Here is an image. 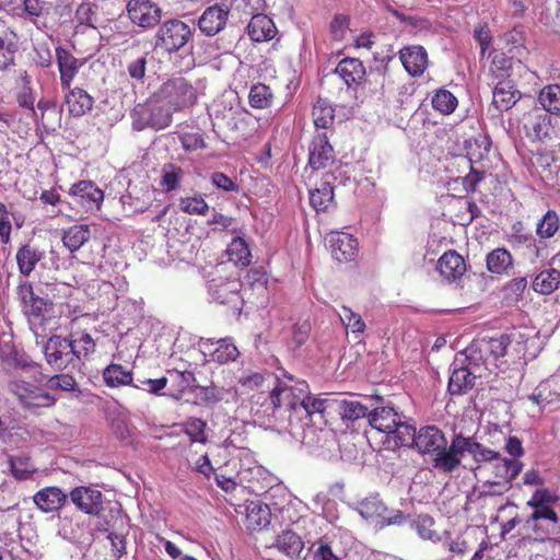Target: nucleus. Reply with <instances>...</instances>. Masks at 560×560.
<instances>
[{"label":"nucleus","instance_id":"nucleus-34","mask_svg":"<svg viewBox=\"0 0 560 560\" xmlns=\"http://www.w3.org/2000/svg\"><path fill=\"white\" fill-rule=\"evenodd\" d=\"M93 97L83 89L74 88L66 95V104L72 116L80 117L93 107Z\"/></svg>","mask_w":560,"mask_h":560},{"label":"nucleus","instance_id":"nucleus-28","mask_svg":"<svg viewBox=\"0 0 560 560\" xmlns=\"http://www.w3.org/2000/svg\"><path fill=\"white\" fill-rule=\"evenodd\" d=\"M248 35L254 42H267L277 34L273 21L262 12L252 14L247 26Z\"/></svg>","mask_w":560,"mask_h":560},{"label":"nucleus","instance_id":"nucleus-55","mask_svg":"<svg viewBox=\"0 0 560 560\" xmlns=\"http://www.w3.org/2000/svg\"><path fill=\"white\" fill-rule=\"evenodd\" d=\"M559 229V218L555 211H547L537 224V234L542 238H549L555 235Z\"/></svg>","mask_w":560,"mask_h":560},{"label":"nucleus","instance_id":"nucleus-48","mask_svg":"<svg viewBox=\"0 0 560 560\" xmlns=\"http://www.w3.org/2000/svg\"><path fill=\"white\" fill-rule=\"evenodd\" d=\"M246 518L248 526L254 530L266 527L270 523V511L268 505L252 502L247 506Z\"/></svg>","mask_w":560,"mask_h":560},{"label":"nucleus","instance_id":"nucleus-13","mask_svg":"<svg viewBox=\"0 0 560 560\" xmlns=\"http://www.w3.org/2000/svg\"><path fill=\"white\" fill-rule=\"evenodd\" d=\"M559 121L551 114L534 110L524 124L526 136L534 141L546 142L557 138Z\"/></svg>","mask_w":560,"mask_h":560},{"label":"nucleus","instance_id":"nucleus-23","mask_svg":"<svg viewBox=\"0 0 560 560\" xmlns=\"http://www.w3.org/2000/svg\"><path fill=\"white\" fill-rule=\"evenodd\" d=\"M70 194L85 210L98 209L104 198L103 190L91 180L73 184Z\"/></svg>","mask_w":560,"mask_h":560},{"label":"nucleus","instance_id":"nucleus-20","mask_svg":"<svg viewBox=\"0 0 560 560\" xmlns=\"http://www.w3.org/2000/svg\"><path fill=\"white\" fill-rule=\"evenodd\" d=\"M229 9L219 4L207 8L198 19L199 30L207 36H214L226 24Z\"/></svg>","mask_w":560,"mask_h":560},{"label":"nucleus","instance_id":"nucleus-43","mask_svg":"<svg viewBox=\"0 0 560 560\" xmlns=\"http://www.w3.org/2000/svg\"><path fill=\"white\" fill-rule=\"evenodd\" d=\"M358 512L365 520H380L388 512L387 506L377 495L365 498L358 504Z\"/></svg>","mask_w":560,"mask_h":560},{"label":"nucleus","instance_id":"nucleus-52","mask_svg":"<svg viewBox=\"0 0 560 560\" xmlns=\"http://www.w3.org/2000/svg\"><path fill=\"white\" fill-rule=\"evenodd\" d=\"M432 107L443 115L452 114L457 107V98L447 90H438L431 100Z\"/></svg>","mask_w":560,"mask_h":560},{"label":"nucleus","instance_id":"nucleus-33","mask_svg":"<svg viewBox=\"0 0 560 560\" xmlns=\"http://www.w3.org/2000/svg\"><path fill=\"white\" fill-rule=\"evenodd\" d=\"M299 411L307 417L314 413H322L326 409V400L311 396L308 384L305 381H298Z\"/></svg>","mask_w":560,"mask_h":560},{"label":"nucleus","instance_id":"nucleus-62","mask_svg":"<svg viewBox=\"0 0 560 560\" xmlns=\"http://www.w3.org/2000/svg\"><path fill=\"white\" fill-rule=\"evenodd\" d=\"M230 394V390L219 387L214 384L201 388V399L208 405H215L225 399V396Z\"/></svg>","mask_w":560,"mask_h":560},{"label":"nucleus","instance_id":"nucleus-51","mask_svg":"<svg viewBox=\"0 0 560 560\" xmlns=\"http://www.w3.org/2000/svg\"><path fill=\"white\" fill-rule=\"evenodd\" d=\"M184 432L189 436L192 443L206 444L208 435L206 433L207 422L200 418L190 417L184 423Z\"/></svg>","mask_w":560,"mask_h":560},{"label":"nucleus","instance_id":"nucleus-31","mask_svg":"<svg viewBox=\"0 0 560 560\" xmlns=\"http://www.w3.org/2000/svg\"><path fill=\"white\" fill-rule=\"evenodd\" d=\"M56 58L60 72V82L63 89H70L73 78L79 70L78 59L62 47L56 48Z\"/></svg>","mask_w":560,"mask_h":560},{"label":"nucleus","instance_id":"nucleus-59","mask_svg":"<svg viewBox=\"0 0 560 560\" xmlns=\"http://www.w3.org/2000/svg\"><path fill=\"white\" fill-rule=\"evenodd\" d=\"M514 57L511 56V58L504 57V54H495L492 59V68L491 72L494 75V79L503 80L509 79V70L512 67V59Z\"/></svg>","mask_w":560,"mask_h":560},{"label":"nucleus","instance_id":"nucleus-46","mask_svg":"<svg viewBox=\"0 0 560 560\" xmlns=\"http://www.w3.org/2000/svg\"><path fill=\"white\" fill-rule=\"evenodd\" d=\"M226 254L229 260L233 261L235 265L248 266L250 264L252 254L248 245L242 237L237 236L232 240L226 248Z\"/></svg>","mask_w":560,"mask_h":560},{"label":"nucleus","instance_id":"nucleus-19","mask_svg":"<svg viewBox=\"0 0 560 560\" xmlns=\"http://www.w3.org/2000/svg\"><path fill=\"white\" fill-rule=\"evenodd\" d=\"M71 351L75 359L78 371L91 359L96 350L95 340L88 331H71L67 336Z\"/></svg>","mask_w":560,"mask_h":560},{"label":"nucleus","instance_id":"nucleus-39","mask_svg":"<svg viewBox=\"0 0 560 560\" xmlns=\"http://www.w3.org/2000/svg\"><path fill=\"white\" fill-rule=\"evenodd\" d=\"M538 101L546 113L560 115V84H548L541 89Z\"/></svg>","mask_w":560,"mask_h":560},{"label":"nucleus","instance_id":"nucleus-1","mask_svg":"<svg viewBox=\"0 0 560 560\" xmlns=\"http://www.w3.org/2000/svg\"><path fill=\"white\" fill-rule=\"evenodd\" d=\"M509 345L510 338L505 335L474 341L462 353L464 358H456L452 364L450 394H466L474 387L477 377L485 376V372L498 374L502 371Z\"/></svg>","mask_w":560,"mask_h":560},{"label":"nucleus","instance_id":"nucleus-22","mask_svg":"<svg viewBox=\"0 0 560 560\" xmlns=\"http://www.w3.org/2000/svg\"><path fill=\"white\" fill-rule=\"evenodd\" d=\"M332 257L338 261H350L355 257L358 242L352 235L343 232H332L328 235Z\"/></svg>","mask_w":560,"mask_h":560},{"label":"nucleus","instance_id":"nucleus-2","mask_svg":"<svg viewBox=\"0 0 560 560\" xmlns=\"http://www.w3.org/2000/svg\"><path fill=\"white\" fill-rule=\"evenodd\" d=\"M415 450L421 455H432V467L442 474H452L444 458L451 451L444 432L436 425H423L418 429Z\"/></svg>","mask_w":560,"mask_h":560},{"label":"nucleus","instance_id":"nucleus-6","mask_svg":"<svg viewBox=\"0 0 560 560\" xmlns=\"http://www.w3.org/2000/svg\"><path fill=\"white\" fill-rule=\"evenodd\" d=\"M18 296L23 304V311L28 317V323L34 335L45 338L44 325L47 320L46 314L52 306L51 302L36 295L30 282H21L18 287Z\"/></svg>","mask_w":560,"mask_h":560},{"label":"nucleus","instance_id":"nucleus-16","mask_svg":"<svg viewBox=\"0 0 560 560\" xmlns=\"http://www.w3.org/2000/svg\"><path fill=\"white\" fill-rule=\"evenodd\" d=\"M335 162V151L325 132L313 137L308 147V165L314 171L326 168Z\"/></svg>","mask_w":560,"mask_h":560},{"label":"nucleus","instance_id":"nucleus-50","mask_svg":"<svg viewBox=\"0 0 560 560\" xmlns=\"http://www.w3.org/2000/svg\"><path fill=\"white\" fill-rule=\"evenodd\" d=\"M185 171L173 163L164 164L162 167L161 185L166 191L175 190L183 180Z\"/></svg>","mask_w":560,"mask_h":560},{"label":"nucleus","instance_id":"nucleus-53","mask_svg":"<svg viewBox=\"0 0 560 560\" xmlns=\"http://www.w3.org/2000/svg\"><path fill=\"white\" fill-rule=\"evenodd\" d=\"M272 92L264 83L254 84L248 94L249 105L254 108H267L271 105Z\"/></svg>","mask_w":560,"mask_h":560},{"label":"nucleus","instance_id":"nucleus-57","mask_svg":"<svg viewBox=\"0 0 560 560\" xmlns=\"http://www.w3.org/2000/svg\"><path fill=\"white\" fill-rule=\"evenodd\" d=\"M49 389H60L65 392H78L80 393L79 385L74 377L68 373L56 374L47 381Z\"/></svg>","mask_w":560,"mask_h":560},{"label":"nucleus","instance_id":"nucleus-60","mask_svg":"<svg viewBox=\"0 0 560 560\" xmlns=\"http://www.w3.org/2000/svg\"><path fill=\"white\" fill-rule=\"evenodd\" d=\"M559 500L558 495L547 488L537 489L527 505L530 508H541L542 505H552Z\"/></svg>","mask_w":560,"mask_h":560},{"label":"nucleus","instance_id":"nucleus-49","mask_svg":"<svg viewBox=\"0 0 560 560\" xmlns=\"http://www.w3.org/2000/svg\"><path fill=\"white\" fill-rule=\"evenodd\" d=\"M103 377L110 387L132 384L131 372L124 369L120 364L113 363L108 365L103 372Z\"/></svg>","mask_w":560,"mask_h":560},{"label":"nucleus","instance_id":"nucleus-9","mask_svg":"<svg viewBox=\"0 0 560 560\" xmlns=\"http://www.w3.org/2000/svg\"><path fill=\"white\" fill-rule=\"evenodd\" d=\"M298 382L288 385L287 383L277 381V385L269 395V404L272 407V417L276 421L285 419L292 422L293 412L299 411Z\"/></svg>","mask_w":560,"mask_h":560},{"label":"nucleus","instance_id":"nucleus-32","mask_svg":"<svg viewBox=\"0 0 560 560\" xmlns=\"http://www.w3.org/2000/svg\"><path fill=\"white\" fill-rule=\"evenodd\" d=\"M44 258V252L31 243L23 244L16 252V264L22 276L28 277L36 268V265Z\"/></svg>","mask_w":560,"mask_h":560},{"label":"nucleus","instance_id":"nucleus-61","mask_svg":"<svg viewBox=\"0 0 560 560\" xmlns=\"http://www.w3.org/2000/svg\"><path fill=\"white\" fill-rule=\"evenodd\" d=\"M348 165H340L334 171L327 172L324 175L323 180L329 182L330 186H332V189H335V187L338 185L346 186L351 182V177L348 174Z\"/></svg>","mask_w":560,"mask_h":560},{"label":"nucleus","instance_id":"nucleus-37","mask_svg":"<svg viewBox=\"0 0 560 560\" xmlns=\"http://www.w3.org/2000/svg\"><path fill=\"white\" fill-rule=\"evenodd\" d=\"M8 464L12 476L18 480H27L37 471L31 457L26 454L9 455Z\"/></svg>","mask_w":560,"mask_h":560},{"label":"nucleus","instance_id":"nucleus-26","mask_svg":"<svg viewBox=\"0 0 560 560\" xmlns=\"http://www.w3.org/2000/svg\"><path fill=\"white\" fill-rule=\"evenodd\" d=\"M69 494L58 487H45L38 490L34 497V504L44 513L59 511L67 502Z\"/></svg>","mask_w":560,"mask_h":560},{"label":"nucleus","instance_id":"nucleus-11","mask_svg":"<svg viewBox=\"0 0 560 560\" xmlns=\"http://www.w3.org/2000/svg\"><path fill=\"white\" fill-rule=\"evenodd\" d=\"M44 355L47 364L55 370H78L75 359L67 337L52 335L44 342Z\"/></svg>","mask_w":560,"mask_h":560},{"label":"nucleus","instance_id":"nucleus-58","mask_svg":"<svg viewBox=\"0 0 560 560\" xmlns=\"http://www.w3.org/2000/svg\"><path fill=\"white\" fill-rule=\"evenodd\" d=\"M339 317L342 324L351 329L353 334H362L365 330V323L362 320L361 316L348 306H342V313L339 314Z\"/></svg>","mask_w":560,"mask_h":560},{"label":"nucleus","instance_id":"nucleus-56","mask_svg":"<svg viewBox=\"0 0 560 560\" xmlns=\"http://www.w3.org/2000/svg\"><path fill=\"white\" fill-rule=\"evenodd\" d=\"M179 208L188 214L203 215L209 210L208 203L201 196L183 197L179 200Z\"/></svg>","mask_w":560,"mask_h":560},{"label":"nucleus","instance_id":"nucleus-30","mask_svg":"<svg viewBox=\"0 0 560 560\" xmlns=\"http://www.w3.org/2000/svg\"><path fill=\"white\" fill-rule=\"evenodd\" d=\"M374 398H365V402L355 399H341L337 402L338 412L342 420L355 421L362 418L369 419V412L373 407Z\"/></svg>","mask_w":560,"mask_h":560},{"label":"nucleus","instance_id":"nucleus-63","mask_svg":"<svg viewBox=\"0 0 560 560\" xmlns=\"http://www.w3.org/2000/svg\"><path fill=\"white\" fill-rule=\"evenodd\" d=\"M434 524V521L432 517L425 515V516H419V518L415 522H412L411 526L415 528L417 534L422 539H433L435 536V532L432 529V526Z\"/></svg>","mask_w":560,"mask_h":560},{"label":"nucleus","instance_id":"nucleus-4","mask_svg":"<svg viewBox=\"0 0 560 560\" xmlns=\"http://www.w3.org/2000/svg\"><path fill=\"white\" fill-rule=\"evenodd\" d=\"M466 453L470 454L476 463L494 462L501 455L477 442L472 436H464L462 432L455 433L451 440V451L444 458L452 468V472L460 466L462 458Z\"/></svg>","mask_w":560,"mask_h":560},{"label":"nucleus","instance_id":"nucleus-45","mask_svg":"<svg viewBox=\"0 0 560 560\" xmlns=\"http://www.w3.org/2000/svg\"><path fill=\"white\" fill-rule=\"evenodd\" d=\"M314 124L317 128L327 129L335 120V110L327 100L318 98L312 112Z\"/></svg>","mask_w":560,"mask_h":560},{"label":"nucleus","instance_id":"nucleus-44","mask_svg":"<svg viewBox=\"0 0 560 560\" xmlns=\"http://www.w3.org/2000/svg\"><path fill=\"white\" fill-rule=\"evenodd\" d=\"M534 512L530 514L528 518L529 522H537L540 520H547L551 522V527L544 530L546 535L556 534L557 533V523L559 521L557 512L552 509V505H542L541 508H533ZM534 533L539 535L540 532H542V528L538 525H535L533 527Z\"/></svg>","mask_w":560,"mask_h":560},{"label":"nucleus","instance_id":"nucleus-35","mask_svg":"<svg viewBox=\"0 0 560 560\" xmlns=\"http://www.w3.org/2000/svg\"><path fill=\"white\" fill-rule=\"evenodd\" d=\"M558 398H560V375H553L541 382L529 397L537 405H548Z\"/></svg>","mask_w":560,"mask_h":560},{"label":"nucleus","instance_id":"nucleus-3","mask_svg":"<svg viewBox=\"0 0 560 560\" xmlns=\"http://www.w3.org/2000/svg\"><path fill=\"white\" fill-rule=\"evenodd\" d=\"M154 97L165 102L174 113L192 107L198 100V93L187 79L174 77L162 83Z\"/></svg>","mask_w":560,"mask_h":560},{"label":"nucleus","instance_id":"nucleus-21","mask_svg":"<svg viewBox=\"0 0 560 560\" xmlns=\"http://www.w3.org/2000/svg\"><path fill=\"white\" fill-rule=\"evenodd\" d=\"M401 415L393 406H376L373 404L368 421L373 429L389 434L395 425L399 423Z\"/></svg>","mask_w":560,"mask_h":560},{"label":"nucleus","instance_id":"nucleus-64","mask_svg":"<svg viewBox=\"0 0 560 560\" xmlns=\"http://www.w3.org/2000/svg\"><path fill=\"white\" fill-rule=\"evenodd\" d=\"M182 147L186 151H195L198 149H206L207 143L203 136L198 132H185L179 137Z\"/></svg>","mask_w":560,"mask_h":560},{"label":"nucleus","instance_id":"nucleus-10","mask_svg":"<svg viewBox=\"0 0 560 560\" xmlns=\"http://www.w3.org/2000/svg\"><path fill=\"white\" fill-rule=\"evenodd\" d=\"M242 283L237 278H213L208 282V293L213 302L226 305L235 312H241L243 298Z\"/></svg>","mask_w":560,"mask_h":560},{"label":"nucleus","instance_id":"nucleus-24","mask_svg":"<svg viewBox=\"0 0 560 560\" xmlns=\"http://www.w3.org/2000/svg\"><path fill=\"white\" fill-rule=\"evenodd\" d=\"M494 462V475L500 480L493 481L490 486L500 487V491H509L511 489L512 480L522 471L523 464L517 459L505 458L501 455Z\"/></svg>","mask_w":560,"mask_h":560},{"label":"nucleus","instance_id":"nucleus-18","mask_svg":"<svg viewBox=\"0 0 560 560\" xmlns=\"http://www.w3.org/2000/svg\"><path fill=\"white\" fill-rule=\"evenodd\" d=\"M335 73L345 82L348 89H354L369 82L365 79V67L358 58H343L335 68Z\"/></svg>","mask_w":560,"mask_h":560},{"label":"nucleus","instance_id":"nucleus-40","mask_svg":"<svg viewBox=\"0 0 560 560\" xmlns=\"http://www.w3.org/2000/svg\"><path fill=\"white\" fill-rule=\"evenodd\" d=\"M560 284V271L547 269L539 272L533 280L534 291L540 294L552 293Z\"/></svg>","mask_w":560,"mask_h":560},{"label":"nucleus","instance_id":"nucleus-14","mask_svg":"<svg viewBox=\"0 0 560 560\" xmlns=\"http://www.w3.org/2000/svg\"><path fill=\"white\" fill-rule=\"evenodd\" d=\"M127 12L130 21L142 28L156 26L162 18L161 8L151 0H129Z\"/></svg>","mask_w":560,"mask_h":560},{"label":"nucleus","instance_id":"nucleus-29","mask_svg":"<svg viewBox=\"0 0 560 560\" xmlns=\"http://www.w3.org/2000/svg\"><path fill=\"white\" fill-rule=\"evenodd\" d=\"M436 268L445 279L456 280L465 273L466 264L458 253L448 250L440 257Z\"/></svg>","mask_w":560,"mask_h":560},{"label":"nucleus","instance_id":"nucleus-27","mask_svg":"<svg viewBox=\"0 0 560 560\" xmlns=\"http://www.w3.org/2000/svg\"><path fill=\"white\" fill-rule=\"evenodd\" d=\"M493 100L492 104L500 110H509L512 108L520 98V92L515 89L513 82L509 79L498 80L492 82Z\"/></svg>","mask_w":560,"mask_h":560},{"label":"nucleus","instance_id":"nucleus-41","mask_svg":"<svg viewBox=\"0 0 560 560\" xmlns=\"http://www.w3.org/2000/svg\"><path fill=\"white\" fill-rule=\"evenodd\" d=\"M487 268L492 273L502 275L513 265V258L505 248H495L487 255Z\"/></svg>","mask_w":560,"mask_h":560},{"label":"nucleus","instance_id":"nucleus-25","mask_svg":"<svg viewBox=\"0 0 560 560\" xmlns=\"http://www.w3.org/2000/svg\"><path fill=\"white\" fill-rule=\"evenodd\" d=\"M399 58L406 71L412 77L421 75L428 67V54L420 45L400 49Z\"/></svg>","mask_w":560,"mask_h":560},{"label":"nucleus","instance_id":"nucleus-5","mask_svg":"<svg viewBox=\"0 0 560 560\" xmlns=\"http://www.w3.org/2000/svg\"><path fill=\"white\" fill-rule=\"evenodd\" d=\"M154 96L144 104H137L131 112L132 128L142 131L147 128L162 130L168 127L173 120V112L170 107L160 104Z\"/></svg>","mask_w":560,"mask_h":560},{"label":"nucleus","instance_id":"nucleus-7","mask_svg":"<svg viewBox=\"0 0 560 560\" xmlns=\"http://www.w3.org/2000/svg\"><path fill=\"white\" fill-rule=\"evenodd\" d=\"M490 147L491 141L488 137L467 142V154L459 158V161L469 167V173L463 177V186L467 192L475 191L477 184L482 180L486 170L479 164L488 156Z\"/></svg>","mask_w":560,"mask_h":560},{"label":"nucleus","instance_id":"nucleus-17","mask_svg":"<svg viewBox=\"0 0 560 560\" xmlns=\"http://www.w3.org/2000/svg\"><path fill=\"white\" fill-rule=\"evenodd\" d=\"M72 503L83 513L97 516L103 510V494L92 487H75L69 493Z\"/></svg>","mask_w":560,"mask_h":560},{"label":"nucleus","instance_id":"nucleus-54","mask_svg":"<svg viewBox=\"0 0 560 560\" xmlns=\"http://www.w3.org/2000/svg\"><path fill=\"white\" fill-rule=\"evenodd\" d=\"M148 61V54H143L127 63V73L132 81L137 83H143L147 73Z\"/></svg>","mask_w":560,"mask_h":560},{"label":"nucleus","instance_id":"nucleus-8","mask_svg":"<svg viewBox=\"0 0 560 560\" xmlns=\"http://www.w3.org/2000/svg\"><path fill=\"white\" fill-rule=\"evenodd\" d=\"M191 27L179 19L163 22L155 33L154 47L168 54L177 52L191 39Z\"/></svg>","mask_w":560,"mask_h":560},{"label":"nucleus","instance_id":"nucleus-12","mask_svg":"<svg viewBox=\"0 0 560 560\" xmlns=\"http://www.w3.org/2000/svg\"><path fill=\"white\" fill-rule=\"evenodd\" d=\"M19 401L27 409L49 408L56 404V398L45 388L25 381H13L9 385Z\"/></svg>","mask_w":560,"mask_h":560},{"label":"nucleus","instance_id":"nucleus-47","mask_svg":"<svg viewBox=\"0 0 560 560\" xmlns=\"http://www.w3.org/2000/svg\"><path fill=\"white\" fill-rule=\"evenodd\" d=\"M276 547L284 555L295 557L302 551L303 542L294 532L285 530L277 537Z\"/></svg>","mask_w":560,"mask_h":560},{"label":"nucleus","instance_id":"nucleus-42","mask_svg":"<svg viewBox=\"0 0 560 560\" xmlns=\"http://www.w3.org/2000/svg\"><path fill=\"white\" fill-rule=\"evenodd\" d=\"M334 189L329 182L322 180L320 186L310 191L311 206L316 211H326L334 202Z\"/></svg>","mask_w":560,"mask_h":560},{"label":"nucleus","instance_id":"nucleus-38","mask_svg":"<svg viewBox=\"0 0 560 560\" xmlns=\"http://www.w3.org/2000/svg\"><path fill=\"white\" fill-rule=\"evenodd\" d=\"M405 416L401 415L399 423L389 434L393 435L396 446H404L413 448L418 430L416 427L404 420Z\"/></svg>","mask_w":560,"mask_h":560},{"label":"nucleus","instance_id":"nucleus-15","mask_svg":"<svg viewBox=\"0 0 560 560\" xmlns=\"http://www.w3.org/2000/svg\"><path fill=\"white\" fill-rule=\"evenodd\" d=\"M200 347L205 355H208L209 362H215L218 364H226L235 361L240 351L234 345L233 339L225 337L218 340L214 339H201Z\"/></svg>","mask_w":560,"mask_h":560},{"label":"nucleus","instance_id":"nucleus-36","mask_svg":"<svg viewBox=\"0 0 560 560\" xmlns=\"http://www.w3.org/2000/svg\"><path fill=\"white\" fill-rule=\"evenodd\" d=\"M90 238L91 230L86 224L72 225L62 234V243L71 253L79 250Z\"/></svg>","mask_w":560,"mask_h":560}]
</instances>
